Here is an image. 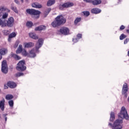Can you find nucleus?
I'll return each instance as SVG.
<instances>
[{
  "instance_id": "f257e3e1",
  "label": "nucleus",
  "mask_w": 129,
  "mask_h": 129,
  "mask_svg": "<svg viewBox=\"0 0 129 129\" xmlns=\"http://www.w3.org/2000/svg\"><path fill=\"white\" fill-rule=\"evenodd\" d=\"M65 23H66V19L64 18L63 16L59 15L51 23V26H52L53 28H56V27L61 26V25H64Z\"/></svg>"
},
{
  "instance_id": "f03ea898",
  "label": "nucleus",
  "mask_w": 129,
  "mask_h": 129,
  "mask_svg": "<svg viewBox=\"0 0 129 129\" xmlns=\"http://www.w3.org/2000/svg\"><path fill=\"white\" fill-rule=\"evenodd\" d=\"M108 125L112 129H121L122 128V119H117L114 122L113 125L111 123H109Z\"/></svg>"
},
{
  "instance_id": "7ed1b4c3",
  "label": "nucleus",
  "mask_w": 129,
  "mask_h": 129,
  "mask_svg": "<svg viewBox=\"0 0 129 129\" xmlns=\"http://www.w3.org/2000/svg\"><path fill=\"white\" fill-rule=\"evenodd\" d=\"M118 117H120V118L122 119L124 118L126 120H129V115L128 114H127V111L124 106L121 107L120 113L118 114Z\"/></svg>"
},
{
  "instance_id": "20e7f679",
  "label": "nucleus",
  "mask_w": 129,
  "mask_h": 129,
  "mask_svg": "<svg viewBox=\"0 0 129 129\" xmlns=\"http://www.w3.org/2000/svg\"><path fill=\"white\" fill-rule=\"evenodd\" d=\"M26 13L29 15H31L35 19H39L41 14V12L35 9H27Z\"/></svg>"
},
{
  "instance_id": "39448f33",
  "label": "nucleus",
  "mask_w": 129,
  "mask_h": 129,
  "mask_svg": "<svg viewBox=\"0 0 129 129\" xmlns=\"http://www.w3.org/2000/svg\"><path fill=\"white\" fill-rule=\"evenodd\" d=\"M17 65L18 66L16 67V69L18 71H24L27 69L26 66H25V60L20 61Z\"/></svg>"
},
{
  "instance_id": "423d86ee",
  "label": "nucleus",
  "mask_w": 129,
  "mask_h": 129,
  "mask_svg": "<svg viewBox=\"0 0 129 129\" xmlns=\"http://www.w3.org/2000/svg\"><path fill=\"white\" fill-rule=\"evenodd\" d=\"M5 27H9L11 28V27H13L14 26V23L15 22V20H14V18L13 17H10L8 21L7 20L5 19Z\"/></svg>"
},
{
  "instance_id": "0eeeda50",
  "label": "nucleus",
  "mask_w": 129,
  "mask_h": 129,
  "mask_svg": "<svg viewBox=\"0 0 129 129\" xmlns=\"http://www.w3.org/2000/svg\"><path fill=\"white\" fill-rule=\"evenodd\" d=\"M8 64H7V60H4L2 61V72L5 74L8 73Z\"/></svg>"
},
{
  "instance_id": "6e6552de",
  "label": "nucleus",
  "mask_w": 129,
  "mask_h": 129,
  "mask_svg": "<svg viewBox=\"0 0 129 129\" xmlns=\"http://www.w3.org/2000/svg\"><path fill=\"white\" fill-rule=\"evenodd\" d=\"M44 43V40L42 38L38 39V41L36 42L35 44V49L36 52H39V49L42 47L43 43Z\"/></svg>"
},
{
  "instance_id": "1a4fd4ad",
  "label": "nucleus",
  "mask_w": 129,
  "mask_h": 129,
  "mask_svg": "<svg viewBox=\"0 0 129 129\" xmlns=\"http://www.w3.org/2000/svg\"><path fill=\"white\" fill-rule=\"evenodd\" d=\"M128 90V87L127 86V84L125 83L122 87V94L123 95H124L125 97H127V94H126V92H127V91Z\"/></svg>"
},
{
  "instance_id": "9d476101",
  "label": "nucleus",
  "mask_w": 129,
  "mask_h": 129,
  "mask_svg": "<svg viewBox=\"0 0 129 129\" xmlns=\"http://www.w3.org/2000/svg\"><path fill=\"white\" fill-rule=\"evenodd\" d=\"M73 6H74L73 3L68 2L59 5V9L60 10H63V8H70L71 7H73Z\"/></svg>"
},
{
  "instance_id": "9b49d317",
  "label": "nucleus",
  "mask_w": 129,
  "mask_h": 129,
  "mask_svg": "<svg viewBox=\"0 0 129 129\" xmlns=\"http://www.w3.org/2000/svg\"><path fill=\"white\" fill-rule=\"evenodd\" d=\"M59 32L62 35H68L69 34V29L67 27H62L60 29Z\"/></svg>"
},
{
  "instance_id": "f8f14e48",
  "label": "nucleus",
  "mask_w": 129,
  "mask_h": 129,
  "mask_svg": "<svg viewBox=\"0 0 129 129\" xmlns=\"http://www.w3.org/2000/svg\"><path fill=\"white\" fill-rule=\"evenodd\" d=\"M36 56V50H35V49H33L29 51L28 53V57L29 58H35Z\"/></svg>"
},
{
  "instance_id": "ddd939ff",
  "label": "nucleus",
  "mask_w": 129,
  "mask_h": 129,
  "mask_svg": "<svg viewBox=\"0 0 129 129\" xmlns=\"http://www.w3.org/2000/svg\"><path fill=\"white\" fill-rule=\"evenodd\" d=\"M32 8H35L36 9H42L43 6H42V5L38 3H33L32 4Z\"/></svg>"
},
{
  "instance_id": "4468645a",
  "label": "nucleus",
  "mask_w": 129,
  "mask_h": 129,
  "mask_svg": "<svg viewBox=\"0 0 129 129\" xmlns=\"http://www.w3.org/2000/svg\"><path fill=\"white\" fill-rule=\"evenodd\" d=\"M7 10L8 9L4 6H1L0 7V18H2V17H3V15L5 13V12H6V11H7Z\"/></svg>"
},
{
  "instance_id": "2eb2a0df",
  "label": "nucleus",
  "mask_w": 129,
  "mask_h": 129,
  "mask_svg": "<svg viewBox=\"0 0 129 129\" xmlns=\"http://www.w3.org/2000/svg\"><path fill=\"white\" fill-rule=\"evenodd\" d=\"M7 86H8L10 88H16V87H17V84L13 82H9L7 83Z\"/></svg>"
},
{
  "instance_id": "dca6fc26",
  "label": "nucleus",
  "mask_w": 129,
  "mask_h": 129,
  "mask_svg": "<svg viewBox=\"0 0 129 129\" xmlns=\"http://www.w3.org/2000/svg\"><path fill=\"white\" fill-rule=\"evenodd\" d=\"M5 102H6L5 99H3V100L0 101V109L2 111L5 110Z\"/></svg>"
},
{
  "instance_id": "f3484780",
  "label": "nucleus",
  "mask_w": 129,
  "mask_h": 129,
  "mask_svg": "<svg viewBox=\"0 0 129 129\" xmlns=\"http://www.w3.org/2000/svg\"><path fill=\"white\" fill-rule=\"evenodd\" d=\"M46 30V26L44 25H40L35 28V31H45Z\"/></svg>"
},
{
  "instance_id": "a211bd4d",
  "label": "nucleus",
  "mask_w": 129,
  "mask_h": 129,
  "mask_svg": "<svg viewBox=\"0 0 129 129\" xmlns=\"http://www.w3.org/2000/svg\"><path fill=\"white\" fill-rule=\"evenodd\" d=\"M92 14H99L101 13V10L99 9L98 8H94L91 10Z\"/></svg>"
},
{
  "instance_id": "6ab92c4d",
  "label": "nucleus",
  "mask_w": 129,
  "mask_h": 129,
  "mask_svg": "<svg viewBox=\"0 0 129 129\" xmlns=\"http://www.w3.org/2000/svg\"><path fill=\"white\" fill-rule=\"evenodd\" d=\"M34 44L32 42L25 43L24 44L25 48H32V47H34Z\"/></svg>"
},
{
  "instance_id": "aec40b11",
  "label": "nucleus",
  "mask_w": 129,
  "mask_h": 129,
  "mask_svg": "<svg viewBox=\"0 0 129 129\" xmlns=\"http://www.w3.org/2000/svg\"><path fill=\"white\" fill-rule=\"evenodd\" d=\"M8 53V49L7 48H2L0 49V54L1 55H6Z\"/></svg>"
},
{
  "instance_id": "412c9836",
  "label": "nucleus",
  "mask_w": 129,
  "mask_h": 129,
  "mask_svg": "<svg viewBox=\"0 0 129 129\" xmlns=\"http://www.w3.org/2000/svg\"><path fill=\"white\" fill-rule=\"evenodd\" d=\"M29 36L30 37V38H32V39H34V40H37V39H38V38H39L38 37V36H37V35H36L34 33H30Z\"/></svg>"
},
{
  "instance_id": "4be33fe9",
  "label": "nucleus",
  "mask_w": 129,
  "mask_h": 129,
  "mask_svg": "<svg viewBox=\"0 0 129 129\" xmlns=\"http://www.w3.org/2000/svg\"><path fill=\"white\" fill-rule=\"evenodd\" d=\"M92 4L93 5V6H97V5H100V4H101V0H93Z\"/></svg>"
},
{
  "instance_id": "5701e85b",
  "label": "nucleus",
  "mask_w": 129,
  "mask_h": 129,
  "mask_svg": "<svg viewBox=\"0 0 129 129\" xmlns=\"http://www.w3.org/2000/svg\"><path fill=\"white\" fill-rule=\"evenodd\" d=\"M55 0H48L47 3V7H51V6H52V5H54L55 3Z\"/></svg>"
},
{
  "instance_id": "b1692460",
  "label": "nucleus",
  "mask_w": 129,
  "mask_h": 129,
  "mask_svg": "<svg viewBox=\"0 0 129 129\" xmlns=\"http://www.w3.org/2000/svg\"><path fill=\"white\" fill-rule=\"evenodd\" d=\"M6 21H5V19H0V26H1L2 27H6Z\"/></svg>"
},
{
  "instance_id": "393cba45",
  "label": "nucleus",
  "mask_w": 129,
  "mask_h": 129,
  "mask_svg": "<svg viewBox=\"0 0 129 129\" xmlns=\"http://www.w3.org/2000/svg\"><path fill=\"white\" fill-rule=\"evenodd\" d=\"M22 50H23V46L22 45H19L18 48V49L16 51V53L17 54H19L21 53V52H22Z\"/></svg>"
},
{
  "instance_id": "a878e982",
  "label": "nucleus",
  "mask_w": 129,
  "mask_h": 129,
  "mask_svg": "<svg viewBox=\"0 0 129 129\" xmlns=\"http://www.w3.org/2000/svg\"><path fill=\"white\" fill-rule=\"evenodd\" d=\"M5 98L7 100H11V99L14 98V96L13 95L8 94L6 96Z\"/></svg>"
},
{
  "instance_id": "bb28decb",
  "label": "nucleus",
  "mask_w": 129,
  "mask_h": 129,
  "mask_svg": "<svg viewBox=\"0 0 129 129\" xmlns=\"http://www.w3.org/2000/svg\"><path fill=\"white\" fill-rule=\"evenodd\" d=\"M21 52L23 56H24L25 57H29V53L27 52V51H26V50L23 49V50Z\"/></svg>"
},
{
  "instance_id": "cd10ccee",
  "label": "nucleus",
  "mask_w": 129,
  "mask_h": 129,
  "mask_svg": "<svg viewBox=\"0 0 129 129\" xmlns=\"http://www.w3.org/2000/svg\"><path fill=\"white\" fill-rule=\"evenodd\" d=\"M115 118V117L114 116V113L111 112L110 114V121H113Z\"/></svg>"
},
{
  "instance_id": "c85d7f7f",
  "label": "nucleus",
  "mask_w": 129,
  "mask_h": 129,
  "mask_svg": "<svg viewBox=\"0 0 129 129\" xmlns=\"http://www.w3.org/2000/svg\"><path fill=\"white\" fill-rule=\"evenodd\" d=\"M12 57L15 59V60H20L21 57H20L19 55L15 54H12Z\"/></svg>"
},
{
  "instance_id": "c756f323",
  "label": "nucleus",
  "mask_w": 129,
  "mask_h": 129,
  "mask_svg": "<svg viewBox=\"0 0 129 129\" xmlns=\"http://www.w3.org/2000/svg\"><path fill=\"white\" fill-rule=\"evenodd\" d=\"M81 17L77 18L74 21V24L75 25H77L78 23H79V22H81Z\"/></svg>"
},
{
  "instance_id": "7c9ffc66",
  "label": "nucleus",
  "mask_w": 129,
  "mask_h": 129,
  "mask_svg": "<svg viewBox=\"0 0 129 129\" xmlns=\"http://www.w3.org/2000/svg\"><path fill=\"white\" fill-rule=\"evenodd\" d=\"M8 16H9V14L7 13H5L3 15H2V18H1V19H3V20H5V19H7V18H8Z\"/></svg>"
},
{
  "instance_id": "2f4dec72",
  "label": "nucleus",
  "mask_w": 129,
  "mask_h": 129,
  "mask_svg": "<svg viewBox=\"0 0 129 129\" xmlns=\"http://www.w3.org/2000/svg\"><path fill=\"white\" fill-rule=\"evenodd\" d=\"M11 10L14 11V12H15V13H16V14H18V13H19V11H18V10H17V7H16L12 6Z\"/></svg>"
},
{
  "instance_id": "473e14b6",
  "label": "nucleus",
  "mask_w": 129,
  "mask_h": 129,
  "mask_svg": "<svg viewBox=\"0 0 129 129\" xmlns=\"http://www.w3.org/2000/svg\"><path fill=\"white\" fill-rule=\"evenodd\" d=\"M82 13L86 17H88V16L90 15V13H89L88 11H84Z\"/></svg>"
},
{
  "instance_id": "72a5a7b5",
  "label": "nucleus",
  "mask_w": 129,
  "mask_h": 129,
  "mask_svg": "<svg viewBox=\"0 0 129 129\" xmlns=\"http://www.w3.org/2000/svg\"><path fill=\"white\" fill-rule=\"evenodd\" d=\"M26 26L29 27V28H31V27L33 26V23L32 22H27L26 23Z\"/></svg>"
},
{
  "instance_id": "f704fd0d",
  "label": "nucleus",
  "mask_w": 129,
  "mask_h": 129,
  "mask_svg": "<svg viewBox=\"0 0 129 129\" xmlns=\"http://www.w3.org/2000/svg\"><path fill=\"white\" fill-rule=\"evenodd\" d=\"M16 33L13 32L9 35V38L11 39L12 38H14L16 36Z\"/></svg>"
},
{
  "instance_id": "c9c22d12",
  "label": "nucleus",
  "mask_w": 129,
  "mask_h": 129,
  "mask_svg": "<svg viewBox=\"0 0 129 129\" xmlns=\"http://www.w3.org/2000/svg\"><path fill=\"white\" fill-rule=\"evenodd\" d=\"M9 104L11 107H13L14 106V101L13 100H10L9 101Z\"/></svg>"
},
{
  "instance_id": "e433bc0d",
  "label": "nucleus",
  "mask_w": 129,
  "mask_h": 129,
  "mask_svg": "<svg viewBox=\"0 0 129 129\" xmlns=\"http://www.w3.org/2000/svg\"><path fill=\"white\" fill-rule=\"evenodd\" d=\"M125 38H126V35H124V34H122L120 36V40H123V39H125Z\"/></svg>"
},
{
  "instance_id": "4c0bfd02",
  "label": "nucleus",
  "mask_w": 129,
  "mask_h": 129,
  "mask_svg": "<svg viewBox=\"0 0 129 129\" xmlns=\"http://www.w3.org/2000/svg\"><path fill=\"white\" fill-rule=\"evenodd\" d=\"M15 75L16 77H20V76H23L24 75V73H17Z\"/></svg>"
},
{
  "instance_id": "58836bf2",
  "label": "nucleus",
  "mask_w": 129,
  "mask_h": 129,
  "mask_svg": "<svg viewBox=\"0 0 129 129\" xmlns=\"http://www.w3.org/2000/svg\"><path fill=\"white\" fill-rule=\"evenodd\" d=\"M7 115H8L7 113L3 114V116L5 118V121H7V120H8V117H7Z\"/></svg>"
},
{
  "instance_id": "ea45409f",
  "label": "nucleus",
  "mask_w": 129,
  "mask_h": 129,
  "mask_svg": "<svg viewBox=\"0 0 129 129\" xmlns=\"http://www.w3.org/2000/svg\"><path fill=\"white\" fill-rule=\"evenodd\" d=\"M77 38H78V39H81L82 38V34H78L77 35Z\"/></svg>"
},
{
  "instance_id": "a19ab883",
  "label": "nucleus",
  "mask_w": 129,
  "mask_h": 129,
  "mask_svg": "<svg viewBox=\"0 0 129 129\" xmlns=\"http://www.w3.org/2000/svg\"><path fill=\"white\" fill-rule=\"evenodd\" d=\"M128 41H129V38H126L124 40V44H127V42H128Z\"/></svg>"
},
{
  "instance_id": "79ce46f5",
  "label": "nucleus",
  "mask_w": 129,
  "mask_h": 129,
  "mask_svg": "<svg viewBox=\"0 0 129 129\" xmlns=\"http://www.w3.org/2000/svg\"><path fill=\"white\" fill-rule=\"evenodd\" d=\"M93 0H84V2H86V3H92Z\"/></svg>"
},
{
  "instance_id": "37998d69",
  "label": "nucleus",
  "mask_w": 129,
  "mask_h": 129,
  "mask_svg": "<svg viewBox=\"0 0 129 129\" xmlns=\"http://www.w3.org/2000/svg\"><path fill=\"white\" fill-rule=\"evenodd\" d=\"M51 9L50 8L48 9L46 11V13H47V14H49V12H51Z\"/></svg>"
},
{
  "instance_id": "c03bdc74",
  "label": "nucleus",
  "mask_w": 129,
  "mask_h": 129,
  "mask_svg": "<svg viewBox=\"0 0 129 129\" xmlns=\"http://www.w3.org/2000/svg\"><path fill=\"white\" fill-rule=\"evenodd\" d=\"M18 45H19V42H16L15 43V45L14 46V48H17V47H18Z\"/></svg>"
},
{
  "instance_id": "a18cd8bd",
  "label": "nucleus",
  "mask_w": 129,
  "mask_h": 129,
  "mask_svg": "<svg viewBox=\"0 0 129 129\" xmlns=\"http://www.w3.org/2000/svg\"><path fill=\"white\" fill-rule=\"evenodd\" d=\"M125 28V27H124V26L122 25L120 26V30H124V29Z\"/></svg>"
},
{
  "instance_id": "49530a36",
  "label": "nucleus",
  "mask_w": 129,
  "mask_h": 129,
  "mask_svg": "<svg viewBox=\"0 0 129 129\" xmlns=\"http://www.w3.org/2000/svg\"><path fill=\"white\" fill-rule=\"evenodd\" d=\"M15 3L17 4V5H20V2L18 0H15Z\"/></svg>"
},
{
  "instance_id": "de8ad7c7",
  "label": "nucleus",
  "mask_w": 129,
  "mask_h": 129,
  "mask_svg": "<svg viewBox=\"0 0 129 129\" xmlns=\"http://www.w3.org/2000/svg\"><path fill=\"white\" fill-rule=\"evenodd\" d=\"M4 89H8V86L5 85Z\"/></svg>"
},
{
  "instance_id": "09e8293b",
  "label": "nucleus",
  "mask_w": 129,
  "mask_h": 129,
  "mask_svg": "<svg viewBox=\"0 0 129 129\" xmlns=\"http://www.w3.org/2000/svg\"><path fill=\"white\" fill-rule=\"evenodd\" d=\"M1 59H3V56L2 54H0V60H1Z\"/></svg>"
},
{
  "instance_id": "8fccbe9b",
  "label": "nucleus",
  "mask_w": 129,
  "mask_h": 129,
  "mask_svg": "<svg viewBox=\"0 0 129 129\" xmlns=\"http://www.w3.org/2000/svg\"><path fill=\"white\" fill-rule=\"evenodd\" d=\"M126 32H127V33H128V34H129V29H127V30H126Z\"/></svg>"
},
{
  "instance_id": "3c124183",
  "label": "nucleus",
  "mask_w": 129,
  "mask_h": 129,
  "mask_svg": "<svg viewBox=\"0 0 129 129\" xmlns=\"http://www.w3.org/2000/svg\"><path fill=\"white\" fill-rule=\"evenodd\" d=\"M22 3H24V0H20Z\"/></svg>"
},
{
  "instance_id": "603ef678",
  "label": "nucleus",
  "mask_w": 129,
  "mask_h": 129,
  "mask_svg": "<svg viewBox=\"0 0 129 129\" xmlns=\"http://www.w3.org/2000/svg\"><path fill=\"white\" fill-rule=\"evenodd\" d=\"M128 56H129V51H128Z\"/></svg>"
},
{
  "instance_id": "864d4df0",
  "label": "nucleus",
  "mask_w": 129,
  "mask_h": 129,
  "mask_svg": "<svg viewBox=\"0 0 129 129\" xmlns=\"http://www.w3.org/2000/svg\"><path fill=\"white\" fill-rule=\"evenodd\" d=\"M74 40H75V39H73V41H74Z\"/></svg>"
},
{
  "instance_id": "5fc2aeb1",
  "label": "nucleus",
  "mask_w": 129,
  "mask_h": 129,
  "mask_svg": "<svg viewBox=\"0 0 129 129\" xmlns=\"http://www.w3.org/2000/svg\"><path fill=\"white\" fill-rule=\"evenodd\" d=\"M1 91H2V90H0V92H1Z\"/></svg>"
}]
</instances>
